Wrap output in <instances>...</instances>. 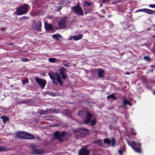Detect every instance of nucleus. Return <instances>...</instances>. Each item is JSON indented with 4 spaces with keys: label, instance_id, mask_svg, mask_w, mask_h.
Masks as SVG:
<instances>
[{
    "label": "nucleus",
    "instance_id": "8",
    "mask_svg": "<svg viewBox=\"0 0 155 155\" xmlns=\"http://www.w3.org/2000/svg\"><path fill=\"white\" fill-rule=\"evenodd\" d=\"M71 10L74 11L77 15H84L83 12L81 7L78 5L72 7Z\"/></svg>",
    "mask_w": 155,
    "mask_h": 155
},
{
    "label": "nucleus",
    "instance_id": "18",
    "mask_svg": "<svg viewBox=\"0 0 155 155\" xmlns=\"http://www.w3.org/2000/svg\"><path fill=\"white\" fill-rule=\"evenodd\" d=\"M123 102L124 105L125 106H126L127 104L129 105L130 106H132L131 104L129 101H127L124 98L123 99Z\"/></svg>",
    "mask_w": 155,
    "mask_h": 155
},
{
    "label": "nucleus",
    "instance_id": "1",
    "mask_svg": "<svg viewBox=\"0 0 155 155\" xmlns=\"http://www.w3.org/2000/svg\"><path fill=\"white\" fill-rule=\"evenodd\" d=\"M59 74L57 73H54L51 72L49 73L48 75L53 81V82L55 84H57L58 82L61 85L63 84V81L61 78L60 75H61L62 78L65 79L67 77L66 74L65 68L63 67L59 69Z\"/></svg>",
    "mask_w": 155,
    "mask_h": 155
},
{
    "label": "nucleus",
    "instance_id": "3",
    "mask_svg": "<svg viewBox=\"0 0 155 155\" xmlns=\"http://www.w3.org/2000/svg\"><path fill=\"white\" fill-rule=\"evenodd\" d=\"M127 144L134 149V151L138 153H141V144L140 143H137L135 142L130 143L127 140Z\"/></svg>",
    "mask_w": 155,
    "mask_h": 155
},
{
    "label": "nucleus",
    "instance_id": "27",
    "mask_svg": "<svg viewBox=\"0 0 155 155\" xmlns=\"http://www.w3.org/2000/svg\"><path fill=\"white\" fill-rule=\"evenodd\" d=\"M143 59L146 60L147 61H150V57L148 56H145L143 57Z\"/></svg>",
    "mask_w": 155,
    "mask_h": 155
},
{
    "label": "nucleus",
    "instance_id": "37",
    "mask_svg": "<svg viewBox=\"0 0 155 155\" xmlns=\"http://www.w3.org/2000/svg\"><path fill=\"white\" fill-rule=\"evenodd\" d=\"M118 152H119V153L120 155H121V154H122L123 152H122V150H119V151H118Z\"/></svg>",
    "mask_w": 155,
    "mask_h": 155
},
{
    "label": "nucleus",
    "instance_id": "33",
    "mask_svg": "<svg viewBox=\"0 0 155 155\" xmlns=\"http://www.w3.org/2000/svg\"><path fill=\"white\" fill-rule=\"evenodd\" d=\"M149 6L152 8H155V4H150Z\"/></svg>",
    "mask_w": 155,
    "mask_h": 155
},
{
    "label": "nucleus",
    "instance_id": "40",
    "mask_svg": "<svg viewBox=\"0 0 155 155\" xmlns=\"http://www.w3.org/2000/svg\"><path fill=\"white\" fill-rule=\"evenodd\" d=\"M109 1V0H103V2H107Z\"/></svg>",
    "mask_w": 155,
    "mask_h": 155
},
{
    "label": "nucleus",
    "instance_id": "20",
    "mask_svg": "<svg viewBox=\"0 0 155 155\" xmlns=\"http://www.w3.org/2000/svg\"><path fill=\"white\" fill-rule=\"evenodd\" d=\"M52 38L57 40H59L60 38H62L61 36L58 34L54 35H52Z\"/></svg>",
    "mask_w": 155,
    "mask_h": 155
},
{
    "label": "nucleus",
    "instance_id": "30",
    "mask_svg": "<svg viewBox=\"0 0 155 155\" xmlns=\"http://www.w3.org/2000/svg\"><path fill=\"white\" fill-rule=\"evenodd\" d=\"M145 8H143V9H138V10H137L136 11V12H145Z\"/></svg>",
    "mask_w": 155,
    "mask_h": 155
},
{
    "label": "nucleus",
    "instance_id": "22",
    "mask_svg": "<svg viewBox=\"0 0 155 155\" xmlns=\"http://www.w3.org/2000/svg\"><path fill=\"white\" fill-rule=\"evenodd\" d=\"M63 64L65 67H68L70 64L69 62H68L65 61H62Z\"/></svg>",
    "mask_w": 155,
    "mask_h": 155
},
{
    "label": "nucleus",
    "instance_id": "48",
    "mask_svg": "<svg viewBox=\"0 0 155 155\" xmlns=\"http://www.w3.org/2000/svg\"><path fill=\"white\" fill-rule=\"evenodd\" d=\"M1 140L0 139V142L1 141Z\"/></svg>",
    "mask_w": 155,
    "mask_h": 155
},
{
    "label": "nucleus",
    "instance_id": "29",
    "mask_svg": "<svg viewBox=\"0 0 155 155\" xmlns=\"http://www.w3.org/2000/svg\"><path fill=\"white\" fill-rule=\"evenodd\" d=\"M21 60L23 62H26L28 61L29 60L28 58H21Z\"/></svg>",
    "mask_w": 155,
    "mask_h": 155
},
{
    "label": "nucleus",
    "instance_id": "38",
    "mask_svg": "<svg viewBox=\"0 0 155 155\" xmlns=\"http://www.w3.org/2000/svg\"><path fill=\"white\" fill-rule=\"evenodd\" d=\"M73 36L71 37H69L68 38V39L69 40H71L72 39H73Z\"/></svg>",
    "mask_w": 155,
    "mask_h": 155
},
{
    "label": "nucleus",
    "instance_id": "17",
    "mask_svg": "<svg viewBox=\"0 0 155 155\" xmlns=\"http://www.w3.org/2000/svg\"><path fill=\"white\" fill-rule=\"evenodd\" d=\"M82 35H79L77 36H73V39L74 40H78L82 38Z\"/></svg>",
    "mask_w": 155,
    "mask_h": 155
},
{
    "label": "nucleus",
    "instance_id": "15",
    "mask_svg": "<svg viewBox=\"0 0 155 155\" xmlns=\"http://www.w3.org/2000/svg\"><path fill=\"white\" fill-rule=\"evenodd\" d=\"M104 70H99L98 71V77L100 78H103L104 77Z\"/></svg>",
    "mask_w": 155,
    "mask_h": 155
},
{
    "label": "nucleus",
    "instance_id": "2",
    "mask_svg": "<svg viewBox=\"0 0 155 155\" xmlns=\"http://www.w3.org/2000/svg\"><path fill=\"white\" fill-rule=\"evenodd\" d=\"M16 135L18 137L22 139H30L35 138V137L33 135L22 131L17 132Z\"/></svg>",
    "mask_w": 155,
    "mask_h": 155
},
{
    "label": "nucleus",
    "instance_id": "4",
    "mask_svg": "<svg viewBox=\"0 0 155 155\" xmlns=\"http://www.w3.org/2000/svg\"><path fill=\"white\" fill-rule=\"evenodd\" d=\"M28 8V6L27 4H24L23 6L19 7L17 9V14L19 15L26 14Z\"/></svg>",
    "mask_w": 155,
    "mask_h": 155
},
{
    "label": "nucleus",
    "instance_id": "5",
    "mask_svg": "<svg viewBox=\"0 0 155 155\" xmlns=\"http://www.w3.org/2000/svg\"><path fill=\"white\" fill-rule=\"evenodd\" d=\"M30 148L32 150L31 153L32 154H41L44 153L43 149H39L33 145H30Z\"/></svg>",
    "mask_w": 155,
    "mask_h": 155
},
{
    "label": "nucleus",
    "instance_id": "26",
    "mask_svg": "<svg viewBox=\"0 0 155 155\" xmlns=\"http://www.w3.org/2000/svg\"><path fill=\"white\" fill-rule=\"evenodd\" d=\"M6 148L3 146H0V152L5 151Z\"/></svg>",
    "mask_w": 155,
    "mask_h": 155
},
{
    "label": "nucleus",
    "instance_id": "6",
    "mask_svg": "<svg viewBox=\"0 0 155 155\" xmlns=\"http://www.w3.org/2000/svg\"><path fill=\"white\" fill-rule=\"evenodd\" d=\"M92 115L89 112H87L86 114V119L84 120V122L86 124H88L91 123V125H94L96 122V120L95 119L91 120V119L92 117Z\"/></svg>",
    "mask_w": 155,
    "mask_h": 155
},
{
    "label": "nucleus",
    "instance_id": "13",
    "mask_svg": "<svg viewBox=\"0 0 155 155\" xmlns=\"http://www.w3.org/2000/svg\"><path fill=\"white\" fill-rule=\"evenodd\" d=\"M115 140L114 138L111 139V141L108 139H106L104 140V143H105L109 144L112 143V146H114L115 144Z\"/></svg>",
    "mask_w": 155,
    "mask_h": 155
},
{
    "label": "nucleus",
    "instance_id": "41",
    "mask_svg": "<svg viewBox=\"0 0 155 155\" xmlns=\"http://www.w3.org/2000/svg\"><path fill=\"white\" fill-rule=\"evenodd\" d=\"M61 8H62V7H60L58 8V9L59 10H60L61 9Z\"/></svg>",
    "mask_w": 155,
    "mask_h": 155
},
{
    "label": "nucleus",
    "instance_id": "35",
    "mask_svg": "<svg viewBox=\"0 0 155 155\" xmlns=\"http://www.w3.org/2000/svg\"><path fill=\"white\" fill-rule=\"evenodd\" d=\"M28 17L25 16H23L21 18V19H28Z\"/></svg>",
    "mask_w": 155,
    "mask_h": 155
},
{
    "label": "nucleus",
    "instance_id": "19",
    "mask_svg": "<svg viewBox=\"0 0 155 155\" xmlns=\"http://www.w3.org/2000/svg\"><path fill=\"white\" fill-rule=\"evenodd\" d=\"M145 12H146L148 14H153L154 12H155V11L148 9L145 8Z\"/></svg>",
    "mask_w": 155,
    "mask_h": 155
},
{
    "label": "nucleus",
    "instance_id": "24",
    "mask_svg": "<svg viewBox=\"0 0 155 155\" xmlns=\"http://www.w3.org/2000/svg\"><path fill=\"white\" fill-rule=\"evenodd\" d=\"M40 114H48V111H47V110H41L40 112Z\"/></svg>",
    "mask_w": 155,
    "mask_h": 155
},
{
    "label": "nucleus",
    "instance_id": "34",
    "mask_svg": "<svg viewBox=\"0 0 155 155\" xmlns=\"http://www.w3.org/2000/svg\"><path fill=\"white\" fill-rule=\"evenodd\" d=\"M84 3L87 6H89L91 5L90 3L87 2H84Z\"/></svg>",
    "mask_w": 155,
    "mask_h": 155
},
{
    "label": "nucleus",
    "instance_id": "45",
    "mask_svg": "<svg viewBox=\"0 0 155 155\" xmlns=\"http://www.w3.org/2000/svg\"><path fill=\"white\" fill-rule=\"evenodd\" d=\"M153 94H155V91L153 92Z\"/></svg>",
    "mask_w": 155,
    "mask_h": 155
},
{
    "label": "nucleus",
    "instance_id": "42",
    "mask_svg": "<svg viewBox=\"0 0 155 155\" xmlns=\"http://www.w3.org/2000/svg\"><path fill=\"white\" fill-rule=\"evenodd\" d=\"M131 134L134 135H135L136 134V133H134V132L133 134H132V133H131Z\"/></svg>",
    "mask_w": 155,
    "mask_h": 155
},
{
    "label": "nucleus",
    "instance_id": "11",
    "mask_svg": "<svg viewBox=\"0 0 155 155\" xmlns=\"http://www.w3.org/2000/svg\"><path fill=\"white\" fill-rule=\"evenodd\" d=\"M41 23L39 21H35L33 24L32 28L37 31H39L41 29Z\"/></svg>",
    "mask_w": 155,
    "mask_h": 155
},
{
    "label": "nucleus",
    "instance_id": "39",
    "mask_svg": "<svg viewBox=\"0 0 155 155\" xmlns=\"http://www.w3.org/2000/svg\"><path fill=\"white\" fill-rule=\"evenodd\" d=\"M5 28H1L0 30L2 31H4L5 30Z\"/></svg>",
    "mask_w": 155,
    "mask_h": 155
},
{
    "label": "nucleus",
    "instance_id": "14",
    "mask_svg": "<svg viewBox=\"0 0 155 155\" xmlns=\"http://www.w3.org/2000/svg\"><path fill=\"white\" fill-rule=\"evenodd\" d=\"M89 153V151L84 148H82L79 151V155H88Z\"/></svg>",
    "mask_w": 155,
    "mask_h": 155
},
{
    "label": "nucleus",
    "instance_id": "9",
    "mask_svg": "<svg viewBox=\"0 0 155 155\" xmlns=\"http://www.w3.org/2000/svg\"><path fill=\"white\" fill-rule=\"evenodd\" d=\"M75 133L78 134L77 135L81 136V134H86L89 132L88 129L84 128H81L80 129L76 130H74Z\"/></svg>",
    "mask_w": 155,
    "mask_h": 155
},
{
    "label": "nucleus",
    "instance_id": "25",
    "mask_svg": "<svg viewBox=\"0 0 155 155\" xmlns=\"http://www.w3.org/2000/svg\"><path fill=\"white\" fill-rule=\"evenodd\" d=\"M30 102V100L29 99L26 100L25 101H22L20 102V103L26 104L27 103H29Z\"/></svg>",
    "mask_w": 155,
    "mask_h": 155
},
{
    "label": "nucleus",
    "instance_id": "28",
    "mask_svg": "<svg viewBox=\"0 0 155 155\" xmlns=\"http://www.w3.org/2000/svg\"><path fill=\"white\" fill-rule=\"evenodd\" d=\"M96 144H97L101 146V142L99 140H97L94 142Z\"/></svg>",
    "mask_w": 155,
    "mask_h": 155
},
{
    "label": "nucleus",
    "instance_id": "16",
    "mask_svg": "<svg viewBox=\"0 0 155 155\" xmlns=\"http://www.w3.org/2000/svg\"><path fill=\"white\" fill-rule=\"evenodd\" d=\"M45 27L46 29L51 30L52 28V25L47 23H45Z\"/></svg>",
    "mask_w": 155,
    "mask_h": 155
},
{
    "label": "nucleus",
    "instance_id": "44",
    "mask_svg": "<svg viewBox=\"0 0 155 155\" xmlns=\"http://www.w3.org/2000/svg\"><path fill=\"white\" fill-rule=\"evenodd\" d=\"M153 69H152V70H150V71L153 72Z\"/></svg>",
    "mask_w": 155,
    "mask_h": 155
},
{
    "label": "nucleus",
    "instance_id": "31",
    "mask_svg": "<svg viewBox=\"0 0 155 155\" xmlns=\"http://www.w3.org/2000/svg\"><path fill=\"white\" fill-rule=\"evenodd\" d=\"M2 118L3 119V122L4 124H5V122L7 120L8 118L6 117H2Z\"/></svg>",
    "mask_w": 155,
    "mask_h": 155
},
{
    "label": "nucleus",
    "instance_id": "43",
    "mask_svg": "<svg viewBox=\"0 0 155 155\" xmlns=\"http://www.w3.org/2000/svg\"><path fill=\"white\" fill-rule=\"evenodd\" d=\"M126 74H129V73L128 72H127V73H126Z\"/></svg>",
    "mask_w": 155,
    "mask_h": 155
},
{
    "label": "nucleus",
    "instance_id": "12",
    "mask_svg": "<svg viewBox=\"0 0 155 155\" xmlns=\"http://www.w3.org/2000/svg\"><path fill=\"white\" fill-rule=\"evenodd\" d=\"M67 17L62 19L58 22V24L61 28H63L65 27L67 21Z\"/></svg>",
    "mask_w": 155,
    "mask_h": 155
},
{
    "label": "nucleus",
    "instance_id": "32",
    "mask_svg": "<svg viewBox=\"0 0 155 155\" xmlns=\"http://www.w3.org/2000/svg\"><path fill=\"white\" fill-rule=\"evenodd\" d=\"M47 111H48V114H51L52 113L53 111L51 109H50L49 110H47Z\"/></svg>",
    "mask_w": 155,
    "mask_h": 155
},
{
    "label": "nucleus",
    "instance_id": "7",
    "mask_svg": "<svg viewBox=\"0 0 155 155\" xmlns=\"http://www.w3.org/2000/svg\"><path fill=\"white\" fill-rule=\"evenodd\" d=\"M55 137L60 141H63L64 137L66 135V132L64 131L60 133L59 131H56L54 133Z\"/></svg>",
    "mask_w": 155,
    "mask_h": 155
},
{
    "label": "nucleus",
    "instance_id": "23",
    "mask_svg": "<svg viewBox=\"0 0 155 155\" xmlns=\"http://www.w3.org/2000/svg\"><path fill=\"white\" fill-rule=\"evenodd\" d=\"M107 99H109L110 98H112V99H113L114 100H116V97L114 96V94H112L109 95H108L107 97Z\"/></svg>",
    "mask_w": 155,
    "mask_h": 155
},
{
    "label": "nucleus",
    "instance_id": "46",
    "mask_svg": "<svg viewBox=\"0 0 155 155\" xmlns=\"http://www.w3.org/2000/svg\"><path fill=\"white\" fill-rule=\"evenodd\" d=\"M153 38H155V35L153 36Z\"/></svg>",
    "mask_w": 155,
    "mask_h": 155
},
{
    "label": "nucleus",
    "instance_id": "36",
    "mask_svg": "<svg viewBox=\"0 0 155 155\" xmlns=\"http://www.w3.org/2000/svg\"><path fill=\"white\" fill-rule=\"evenodd\" d=\"M28 82V81L27 80H25L22 81V83L23 84H25L27 83Z\"/></svg>",
    "mask_w": 155,
    "mask_h": 155
},
{
    "label": "nucleus",
    "instance_id": "10",
    "mask_svg": "<svg viewBox=\"0 0 155 155\" xmlns=\"http://www.w3.org/2000/svg\"><path fill=\"white\" fill-rule=\"evenodd\" d=\"M35 81L42 88L44 87L46 85V81L43 79L36 78L35 79Z\"/></svg>",
    "mask_w": 155,
    "mask_h": 155
},
{
    "label": "nucleus",
    "instance_id": "47",
    "mask_svg": "<svg viewBox=\"0 0 155 155\" xmlns=\"http://www.w3.org/2000/svg\"><path fill=\"white\" fill-rule=\"evenodd\" d=\"M54 94H53V96H54Z\"/></svg>",
    "mask_w": 155,
    "mask_h": 155
},
{
    "label": "nucleus",
    "instance_id": "21",
    "mask_svg": "<svg viewBox=\"0 0 155 155\" xmlns=\"http://www.w3.org/2000/svg\"><path fill=\"white\" fill-rule=\"evenodd\" d=\"M51 63H56L57 62V59L55 58H49L48 60Z\"/></svg>",
    "mask_w": 155,
    "mask_h": 155
}]
</instances>
